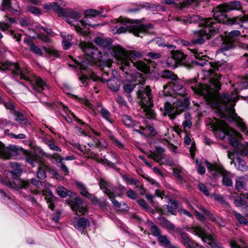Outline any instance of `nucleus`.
I'll return each instance as SVG.
<instances>
[{
  "label": "nucleus",
  "instance_id": "34",
  "mask_svg": "<svg viewBox=\"0 0 248 248\" xmlns=\"http://www.w3.org/2000/svg\"><path fill=\"white\" fill-rule=\"evenodd\" d=\"M105 74L104 75L103 80V82H107L108 87L111 90L116 92L119 89V84L117 83V80L114 79H110V78H105Z\"/></svg>",
  "mask_w": 248,
  "mask_h": 248
},
{
  "label": "nucleus",
  "instance_id": "41",
  "mask_svg": "<svg viewBox=\"0 0 248 248\" xmlns=\"http://www.w3.org/2000/svg\"><path fill=\"white\" fill-rule=\"evenodd\" d=\"M92 203L95 205H99L101 208H104L108 206V202L104 198L98 199L95 196L91 200Z\"/></svg>",
  "mask_w": 248,
  "mask_h": 248
},
{
  "label": "nucleus",
  "instance_id": "39",
  "mask_svg": "<svg viewBox=\"0 0 248 248\" xmlns=\"http://www.w3.org/2000/svg\"><path fill=\"white\" fill-rule=\"evenodd\" d=\"M98 106L100 107V109H98L97 111H99L102 117L106 121L110 124H112V120L110 118V113L108 110L103 108L101 106L100 104H98Z\"/></svg>",
  "mask_w": 248,
  "mask_h": 248
},
{
  "label": "nucleus",
  "instance_id": "61",
  "mask_svg": "<svg viewBox=\"0 0 248 248\" xmlns=\"http://www.w3.org/2000/svg\"><path fill=\"white\" fill-rule=\"evenodd\" d=\"M47 157H50V158H52L55 160L57 162L60 163L62 164V163H63L62 162L64 158L62 157L61 155H58L57 154H54L53 155H46Z\"/></svg>",
  "mask_w": 248,
  "mask_h": 248
},
{
  "label": "nucleus",
  "instance_id": "55",
  "mask_svg": "<svg viewBox=\"0 0 248 248\" xmlns=\"http://www.w3.org/2000/svg\"><path fill=\"white\" fill-rule=\"evenodd\" d=\"M237 84L240 89L248 88V75L242 79L241 81L238 82Z\"/></svg>",
  "mask_w": 248,
  "mask_h": 248
},
{
  "label": "nucleus",
  "instance_id": "38",
  "mask_svg": "<svg viewBox=\"0 0 248 248\" xmlns=\"http://www.w3.org/2000/svg\"><path fill=\"white\" fill-rule=\"evenodd\" d=\"M151 42L154 44L158 45L159 46L167 47L169 49H175L176 46L173 45H169L165 43L164 40L162 39L161 37L154 38Z\"/></svg>",
  "mask_w": 248,
  "mask_h": 248
},
{
  "label": "nucleus",
  "instance_id": "59",
  "mask_svg": "<svg viewBox=\"0 0 248 248\" xmlns=\"http://www.w3.org/2000/svg\"><path fill=\"white\" fill-rule=\"evenodd\" d=\"M11 0H2V3H1V6L2 7V9H1L2 11H4V9L6 8H10L12 10L15 11V12H17L18 10H14V9L11 7Z\"/></svg>",
  "mask_w": 248,
  "mask_h": 248
},
{
  "label": "nucleus",
  "instance_id": "27",
  "mask_svg": "<svg viewBox=\"0 0 248 248\" xmlns=\"http://www.w3.org/2000/svg\"><path fill=\"white\" fill-rule=\"evenodd\" d=\"M179 233L180 235V242L186 248H190L192 246L196 245V242L186 233L182 232H180Z\"/></svg>",
  "mask_w": 248,
  "mask_h": 248
},
{
  "label": "nucleus",
  "instance_id": "19",
  "mask_svg": "<svg viewBox=\"0 0 248 248\" xmlns=\"http://www.w3.org/2000/svg\"><path fill=\"white\" fill-rule=\"evenodd\" d=\"M240 35V31L237 30H233L228 33V38L229 43L225 44L224 46L219 50V53H223L226 51L233 48L234 46L232 42L235 38Z\"/></svg>",
  "mask_w": 248,
  "mask_h": 248
},
{
  "label": "nucleus",
  "instance_id": "45",
  "mask_svg": "<svg viewBox=\"0 0 248 248\" xmlns=\"http://www.w3.org/2000/svg\"><path fill=\"white\" fill-rule=\"evenodd\" d=\"M185 120L182 123V126L184 129H189L192 126L191 115L189 113H185L184 114Z\"/></svg>",
  "mask_w": 248,
  "mask_h": 248
},
{
  "label": "nucleus",
  "instance_id": "46",
  "mask_svg": "<svg viewBox=\"0 0 248 248\" xmlns=\"http://www.w3.org/2000/svg\"><path fill=\"white\" fill-rule=\"evenodd\" d=\"M46 144L49 147V149L56 152H61V149L58 146L57 144L54 140H49L46 141Z\"/></svg>",
  "mask_w": 248,
  "mask_h": 248
},
{
  "label": "nucleus",
  "instance_id": "50",
  "mask_svg": "<svg viewBox=\"0 0 248 248\" xmlns=\"http://www.w3.org/2000/svg\"><path fill=\"white\" fill-rule=\"evenodd\" d=\"M232 215L235 217L237 221L242 224L247 225L248 223L247 219L240 214L239 213L236 212L235 211H233L232 212Z\"/></svg>",
  "mask_w": 248,
  "mask_h": 248
},
{
  "label": "nucleus",
  "instance_id": "18",
  "mask_svg": "<svg viewBox=\"0 0 248 248\" xmlns=\"http://www.w3.org/2000/svg\"><path fill=\"white\" fill-rule=\"evenodd\" d=\"M69 203L72 210L75 211L77 215H83L87 212L86 206L79 198H76L71 200Z\"/></svg>",
  "mask_w": 248,
  "mask_h": 248
},
{
  "label": "nucleus",
  "instance_id": "14",
  "mask_svg": "<svg viewBox=\"0 0 248 248\" xmlns=\"http://www.w3.org/2000/svg\"><path fill=\"white\" fill-rule=\"evenodd\" d=\"M205 165L207 169L210 171H214V177H217V174H220L222 176V182L223 185L227 186H231L232 185V180L229 173L226 171L222 166L217 164H212L207 161H205Z\"/></svg>",
  "mask_w": 248,
  "mask_h": 248
},
{
  "label": "nucleus",
  "instance_id": "49",
  "mask_svg": "<svg viewBox=\"0 0 248 248\" xmlns=\"http://www.w3.org/2000/svg\"><path fill=\"white\" fill-rule=\"evenodd\" d=\"M26 162L29 163L32 167H34L36 163L38 162V157L34 155L30 154L25 158Z\"/></svg>",
  "mask_w": 248,
  "mask_h": 248
},
{
  "label": "nucleus",
  "instance_id": "64",
  "mask_svg": "<svg viewBox=\"0 0 248 248\" xmlns=\"http://www.w3.org/2000/svg\"><path fill=\"white\" fill-rule=\"evenodd\" d=\"M31 184L35 186L37 188H41L43 186L42 182L35 178H32L31 181Z\"/></svg>",
  "mask_w": 248,
  "mask_h": 248
},
{
  "label": "nucleus",
  "instance_id": "24",
  "mask_svg": "<svg viewBox=\"0 0 248 248\" xmlns=\"http://www.w3.org/2000/svg\"><path fill=\"white\" fill-rule=\"evenodd\" d=\"M171 49L172 50L171 51V57L168 58V62L172 63V60L174 61V64L183 62V61L186 58V55L181 51L174 50V49Z\"/></svg>",
  "mask_w": 248,
  "mask_h": 248
},
{
  "label": "nucleus",
  "instance_id": "53",
  "mask_svg": "<svg viewBox=\"0 0 248 248\" xmlns=\"http://www.w3.org/2000/svg\"><path fill=\"white\" fill-rule=\"evenodd\" d=\"M70 191L67 190L63 186H60L57 189V192L58 194L62 198L66 197Z\"/></svg>",
  "mask_w": 248,
  "mask_h": 248
},
{
  "label": "nucleus",
  "instance_id": "2",
  "mask_svg": "<svg viewBox=\"0 0 248 248\" xmlns=\"http://www.w3.org/2000/svg\"><path fill=\"white\" fill-rule=\"evenodd\" d=\"M241 3L239 1H233L229 3H225L219 4L213 10V18H209L204 19L201 16L193 15H182L176 16L174 19L177 21L180 22L184 24H188L191 23H200V25H202L203 28L206 26V22L210 19H214V22L219 23V25L221 23L227 25H238L240 27H243L244 23H248V15H244L240 17H235L233 18H230L227 17L226 13L233 10H239L241 9Z\"/></svg>",
  "mask_w": 248,
  "mask_h": 248
},
{
  "label": "nucleus",
  "instance_id": "20",
  "mask_svg": "<svg viewBox=\"0 0 248 248\" xmlns=\"http://www.w3.org/2000/svg\"><path fill=\"white\" fill-rule=\"evenodd\" d=\"M61 5L58 2H53L50 3H45L44 5V8L46 10H51L57 14L63 16V19L65 20L67 12L69 11L73 10L72 9H63L60 7Z\"/></svg>",
  "mask_w": 248,
  "mask_h": 248
},
{
  "label": "nucleus",
  "instance_id": "6",
  "mask_svg": "<svg viewBox=\"0 0 248 248\" xmlns=\"http://www.w3.org/2000/svg\"><path fill=\"white\" fill-rule=\"evenodd\" d=\"M123 53L124 57H120L117 60V63L120 69L125 74L128 75L131 71L130 63L142 72L148 73L149 71V62L143 59V55L140 52L135 50L125 51L124 49Z\"/></svg>",
  "mask_w": 248,
  "mask_h": 248
},
{
  "label": "nucleus",
  "instance_id": "57",
  "mask_svg": "<svg viewBox=\"0 0 248 248\" xmlns=\"http://www.w3.org/2000/svg\"><path fill=\"white\" fill-rule=\"evenodd\" d=\"M63 90L66 94L71 95V96H73L76 99H80V98L78 97L77 95L71 93V92L72 91V88L70 87V86L68 84L66 83L63 84Z\"/></svg>",
  "mask_w": 248,
  "mask_h": 248
},
{
  "label": "nucleus",
  "instance_id": "54",
  "mask_svg": "<svg viewBox=\"0 0 248 248\" xmlns=\"http://www.w3.org/2000/svg\"><path fill=\"white\" fill-rule=\"evenodd\" d=\"M163 76L166 78L171 79V81L177 79V76L176 75L174 74L171 71L167 70L163 72Z\"/></svg>",
  "mask_w": 248,
  "mask_h": 248
},
{
  "label": "nucleus",
  "instance_id": "8",
  "mask_svg": "<svg viewBox=\"0 0 248 248\" xmlns=\"http://www.w3.org/2000/svg\"><path fill=\"white\" fill-rule=\"evenodd\" d=\"M206 26L202 29L193 31V39L191 43L194 45H202L205 40L210 38V36L216 33L218 31L219 23L214 22V19H210L206 23Z\"/></svg>",
  "mask_w": 248,
  "mask_h": 248
},
{
  "label": "nucleus",
  "instance_id": "62",
  "mask_svg": "<svg viewBox=\"0 0 248 248\" xmlns=\"http://www.w3.org/2000/svg\"><path fill=\"white\" fill-rule=\"evenodd\" d=\"M55 199L56 198L53 195H52L50 198L46 199V202L48 204V207L52 210H53L55 207L53 202L55 200Z\"/></svg>",
  "mask_w": 248,
  "mask_h": 248
},
{
  "label": "nucleus",
  "instance_id": "9",
  "mask_svg": "<svg viewBox=\"0 0 248 248\" xmlns=\"http://www.w3.org/2000/svg\"><path fill=\"white\" fill-rule=\"evenodd\" d=\"M151 90L149 86L145 88L140 87L137 93L139 98L140 105L143 108L145 115L149 119H155V113L152 108L153 107V101Z\"/></svg>",
  "mask_w": 248,
  "mask_h": 248
},
{
  "label": "nucleus",
  "instance_id": "31",
  "mask_svg": "<svg viewBox=\"0 0 248 248\" xmlns=\"http://www.w3.org/2000/svg\"><path fill=\"white\" fill-rule=\"evenodd\" d=\"M61 36L62 39V43L63 49H68L72 46L71 42L72 40V36L65 32L62 33Z\"/></svg>",
  "mask_w": 248,
  "mask_h": 248
},
{
  "label": "nucleus",
  "instance_id": "12",
  "mask_svg": "<svg viewBox=\"0 0 248 248\" xmlns=\"http://www.w3.org/2000/svg\"><path fill=\"white\" fill-rule=\"evenodd\" d=\"M116 20L117 22H120L122 25L117 30L116 33L118 34L125 33L129 31L133 33L135 36L142 37V35L145 34L148 28L151 27L150 25L136 26L133 25L129 19L123 18H119Z\"/></svg>",
  "mask_w": 248,
  "mask_h": 248
},
{
  "label": "nucleus",
  "instance_id": "40",
  "mask_svg": "<svg viewBox=\"0 0 248 248\" xmlns=\"http://www.w3.org/2000/svg\"><path fill=\"white\" fill-rule=\"evenodd\" d=\"M157 241L161 246L165 248H168L171 244L169 238L166 235L159 236L157 238Z\"/></svg>",
  "mask_w": 248,
  "mask_h": 248
},
{
  "label": "nucleus",
  "instance_id": "21",
  "mask_svg": "<svg viewBox=\"0 0 248 248\" xmlns=\"http://www.w3.org/2000/svg\"><path fill=\"white\" fill-rule=\"evenodd\" d=\"M72 224L78 231L83 232L85 229L89 227L90 222L87 218L82 217L75 218L72 221Z\"/></svg>",
  "mask_w": 248,
  "mask_h": 248
},
{
  "label": "nucleus",
  "instance_id": "58",
  "mask_svg": "<svg viewBox=\"0 0 248 248\" xmlns=\"http://www.w3.org/2000/svg\"><path fill=\"white\" fill-rule=\"evenodd\" d=\"M161 143L164 145H166L167 147L171 150V151L174 153H176V149L177 147L174 145L173 144L170 143V142L166 139H163L160 140Z\"/></svg>",
  "mask_w": 248,
  "mask_h": 248
},
{
  "label": "nucleus",
  "instance_id": "43",
  "mask_svg": "<svg viewBox=\"0 0 248 248\" xmlns=\"http://www.w3.org/2000/svg\"><path fill=\"white\" fill-rule=\"evenodd\" d=\"M185 170L181 167L173 169V175L180 181H183V175L185 174Z\"/></svg>",
  "mask_w": 248,
  "mask_h": 248
},
{
  "label": "nucleus",
  "instance_id": "42",
  "mask_svg": "<svg viewBox=\"0 0 248 248\" xmlns=\"http://www.w3.org/2000/svg\"><path fill=\"white\" fill-rule=\"evenodd\" d=\"M42 48L49 56H53L55 57H58L59 56L58 51L52 46L48 47L43 46Z\"/></svg>",
  "mask_w": 248,
  "mask_h": 248
},
{
  "label": "nucleus",
  "instance_id": "7",
  "mask_svg": "<svg viewBox=\"0 0 248 248\" xmlns=\"http://www.w3.org/2000/svg\"><path fill=\"white\" fill-rule=\"evenodd\" d=\"M101 13L97 10L90 9L86 11L84 18H81L82 15L80 13L71 10L67 12L65 21L69 24L74 26L78 32L85 35L88 32L89 27H94L96 26L92 24L89 19Z\"/></svg>",
  "mask_w": 248,
  "mask_h": 248
},
{
  "label": "nucleus",
  "instance_id": "60",
  "mask_svg": "<svg viewBox=\"0 0 248 248\" xmlns=\"http://www.w3.org/2000/svg\"><path fill=\"white\" fill-rule=\"evenodd\" d=\"M3 105L4 106V107H5V108L7 109H9V110L12 111L13 113H14V111H16L15 110V105L13 104V103L12 102H11L10 101L4 102Z\"/></svg>",
  "mask_w": 248,
  "mask_h": 248
},
{
  "label": "nucleus",
  "instance_id": "15",
  "mask_svg": "<svg viewBox=\"0 0 248 248\" xmlns=\"http://www.w3.org/2000/svg\"><path fill=\"white\" fill-rule=\"evenodd\" d=\"M186 230L200 237L207 247H214L215 242L213 237L206 232L205 230L199 225H195L186 227Z\"/></svg>",
  "mask_w": 248,
  "mask_h": 248
},
{
  "label": "nucleus",
  "instance_id": "29",
  "mask_svg": "<svg viewBox=\"0 0 248 248\" xmlns=\"http://www.w3.org/2000/svg\"><path fill=\"white\" fill-rule=\"evenodd\" d=\"M49 170V167L45 163L40 161L39 163L36 176L39 179H44L46 176V172Z\"/></svg>",
  "mask_w": 248,
  "mask_h": 248
},
{
  "label": "nucleus",
  "instance_id": "48",
  "mask_svg": "<svg viewBox=\"0 0 248 248\" xmlns=\"http://www.w3.org/2000/svg\"><path fill=\"white\" fill-rule=\"evenodd\" d=\"M247 182V179L244 177L236 178L235 182V188L237 190L243 189L245 187Z\"/></svg>",
  "mask_w": 248,
  "mask_h": 248
},
{
  "label": "nucleus",
  "instance_id": "13",
  "mask_svg": "<svg viewBox=\"0 0 248 248\" xmlns=\"http://www.w3.org/2000/svg\"><path fill=\"white\" fill-rule=\"evenodd\" d=\"M210 128L214 133L217 138L223 139L226 135L232 136L236 135V131L230 128L225 122L222 121L216 120V122H212Z\"/></svg>",
  "mask_w": 248,
  "mask_h": 248
},
{
  "label": "nucleus",
  "instance_id": "44",
  "mask_svg": "<svg viewBox=\"0 0 248 248\" xmlns=\"http://www.w3.org/2000/svg\"><path fill=\"white\" fill-rule=\"evenodd\" d=\"M29 47L31 51L38 56H42L43 50L38 46L33 44L31 41H29Z\"/></svg>",
  "mask_w": 248,
  "mask_h": 248
},
{
  "label": "nucleus",
  "instance_id": "26",
  "mask_svg": "<svg viewBox=\"0 0 248 248\" xmlns=\"http://www.w3.org/2000/svg\"><path fill=\"white\" fill-rule=\"evenodd\" d=\"M2 183L9 187L13 188L15 185L19 189H26L30 186V182L28 180H18L14 184L7 180H2Z\"/></svg>",
  "mask_w": 248,
  "mask_h": 248
},
{
  "label": "nucleus",
  "instance_id": "17",
  "mask_svg": "<svg viewBox=\"0 0 248 248\" xmlns=\"http://www.w3.org/2000/svg\"><path fill=\"white\" fill-rule=\"evenodd\" d=\"M131 78L126 77L127 80L132 82H138V83L134 84H125L124 85V90L127 93H130L132 92L135 87V86L138 84H143L144 82V78L143 75L139 73H136L134 75H130Z\"/></svg>",
  "mask_w": 248,
  "mask_h": 248
},
{
  "label": "nucleus",
  "instance_id": "63",
  "mask_svg": "<svg viewBox=\"0 0 248 248\" xmlns=\"http://www.w3.org/2000/svg\"><path fill=\"white\" fill-rule=\"evenodd\" d=\"M199 188L200 190L205 195L209 196L210 194L209 191H208L207 187L202 183L199 184Z\"/></svg>",
  "mask_w": 248,
  "mask_h": 248
},
{
  "label": "nucleus",
  "instance_id": "35",
  "mask_svg": "<svg viewBox=\"0 0 248 248\" xmlns=\"http://www.w3.org/2000/svg\"><path fill=\"white\" fill-rule=\"evenodd\" d=\"M108 137L112 141V144L120 150H125L124 144L119 140L111 132L108 131Z\"/></svg>",
  "mask_w": 248,
  "mask_h": 248
},
{
  "label": "nucleus",
  "instance_id": "1",
  "mask_svg": "<svg viewBox=\"0 0 248 248\" xmlns=\"http://www.w3.org/2000/svg\"><path fill=\"white\" fill-rule=\"evenodd\" d=\"M94 42L98 46L104 49L103 55L91 43L82 41L79 44L86 59L85 61L78 62L82 74L79 79L83 84H84L86 80L89 78L93 81L100 78L93 71L92 67L93 64H97L102 68H109L113 58L117 61L120 57H124L123 53L124 49L119 46H111L110 42L108 40L97 37L94 40Z\"/></svg>",
  "mask_w": 248,
  "mask_h": 248
},
{
  "label": "nucleus",
  "instance_id": "4",
  "mask_svg": "<svg viewBox=\"0 0 248 248\" xmlns=\"http://www.w3.org/2000/svg\"><path fill=\"white\" fill-rule=\"evenodd\" d=\"M163 88L164 91L168 88L170 89L177 94L182 96L181 98L177 99L176 102H173V104L168 102L165 104V114H167L170 119H173L176 115L188 109L190 105V101L188 97H184L186 94V89L182 85L179 84L177 79L168 81L166 85H164Z\"/></svg>",
  "mask_w": 248,
  "mask_h": 248
},
{
  "label": "nucleus",
  "instance_id": "22",
  "mask_svg": "<svg viewBox=\"0 0 248 248\" xmlns=\"http://www.w3.org/2000/svg\"><path fill=\"white\" fill-rule=\"evenodd\" d=\"M190 50L191 54L194 56L196 60H192L193 64L203 66L208 63V61L206 59V56L203 55L202 53H199L196 49L190 48H188Z\"/></svg>",
  "mask_w": 248,
  "mask_h": 248
},
{
  "label": "nucleus",
  "instance_id": "11",
  "mask_svg": "<svg viewBox=\"0 0 248 248\" xmlns=\"http://www.w3.org/2000/svg\"><path fill=\"white\" fill-rule=\"evenodd\" d=\"M209 64H210L211 68L206 71L205 74L209 76V87L210 89L217 90L220 89L221 83L219 80L222 75L220 73H217L216 71H222L225 70L227 68L228 64L224 60L212 63L209 62Z\"/></svg>",
  "mask_w": 248,
  "mask_h": 248
},
{
  "label": "nucleus",
  "instance_id": "47",
  "mask_svg": "<svg viewBox=\"0 0 248 248\" xmlns=\"http://www.w3.org/2000/svg\"><path fill=\"white\" fill-rule=\"evenodd\" d=\"M234 204L237 207H241L247 205L246 198L244 196H237L234 198Z\"/></svg>",
  "mask_w": 248,
  "mask_h": 248
},
{
  "label": "nucleus",
  "instance_id": "10",
  "mask_svg": "<svg viewBox=\"0 0 248 248\" xmlns=\"http://www.w3.org/2000/svg\"><path fill=\"white\" fill-rule=\"evenodd\" d=\"M99 185L100 188L109 197L115 208L124 211L128 210V207L125 202H119L116 200V197H121L122 194L117 192V187L115 186L104 179L100 180Z\"/></svg>",
  "mask_w": 248,
  "mask_h": 248
},
{
  "label": "nucleus",
  "instance_id": "52",
  "mask_svg": "<svg viewBox=\"0 0 248 248\" xmlns=\"http://www.w3.org/2000/svg\"><path fill=\"white\" fill-rule=\"evenodd\" d=\"M160 221H161V223L167 229L170 230H174L175 229V226L174 225L166 219L165 218H161L160 219Z\"/></svg>",
  "mask_w": 248,
  "mask_h": 248
},
{
  "label": "nucleus",
  "instance_id": "23",
  "mask_svg": "<svg viewBox=\"0 0 248 248\" xmlns=\"http://www.w3.org/2000/svg\"><path fill=\"white\" fill-rule=\"evenodd\" d=\"M227 108L231 114V119L232 120L235 122L238 126L242 129V131L248 136V128L246 126V124L243 120L231 108Z\"/></svg>",
  "mask_w": 248,
  "mask_h": 248
},
{
  "label": "nucleus",
  "instance_id": "28",
  "mask_svg": "<svg viewBox=\"0 0 248 248\" xmlns=\"http://www.w3.org/2000/svg\"><path fill=\"white\" fill-rule=\"evenodd\" d=\"M10 166L12 170L7 171L6 174L7 175H11L13 180L16 179L17 177L21 175L22 172V169L17 163H11Z\"/></svg>",
  "mask_w": 248,
  "mask_h": 248
},
{
  "label": "nucleus",
  "instance_id": "32",
  "mask_svg": "<svg viewBox=\"0 0 248 248\" xmlns=\"http://www.w3.org/2000/svg\"><path fill=\"white\" fill-rule=\"evenodd\" d=\"M121 121L125 126L129 127H136L139 124L138 122L133 120L130 116L127 115H122Z\"/></svg>",
  "mask_w": 248,
  "mask_h": 248
},
{
  "label": "nucleus",
  "instance_id": "3",
  "mask_svg": "<svg viewBox=\"0 0 248 248\" xmlns=\"http://www.w3.org/2000/svg\"><path fill=\"white\" fill-rule=\"evenodd\" d=\"M0 70L10 71L13 75L19 77L30 84L32 89L38 92H41L47 88V84L41 78L35 76L28 68L20 67L17 62H0Z\"/></svg>",
  "mask_w": 248,
  "mask_h": 248
},
{
  "label": "nucleus",
  "instance_id": "16",
  "mask_svg": "<svg viewBox=\"0 0 248 248\" xmlns=\"http://www.w3.org/2000/svg\"><path fill=\"white\" fill-rule=\"evenodd\" d=\"M17 155V148L16 146L10 145L9 147H7L0 141V158L10 159Z\"/></svg>",
  "mask_w": 248,
  "mask_h": 248
},
{
  "label": "nucleus",
  "instance_id": "56",
  "mask_svg": "<svg viewBox=\"0 0 248 248\" xmlns=\"http://www.w3.org/2000/svg\"><path fill=\"white\" fill-rule=\"evenodd\" d=\"M150 231L152 235L154 236H156L158 238L161 235V230L155 225H153L151 226Z\"/></svg>",
  "mask_w": 248,
  "mask_h": 248
},
{
  "label": "nucleus",
  "instance_id": "25",
  "mask_svg": "<svg viewBox=\"0 0 248 248\" xmlns=\"http://www.w3.org/2000/svg\"><path fill=\"white\" fill-rule=\"evenodd\" d=\"M178 208V204L177 202L173 199H170L168 202V205H165L162 207L161 212L163 214H166V210H167V212L173 215H176V209Z\"/></svg>",
  "mask_w": 248,
  "mask_h": 248
},
{
  "label": "nucleus",
  "instance_id": "36",
  "mask_svg": "<svg viewBox=\"0 0 248 248\" xmlns=\"http://www.w3.org/2000/svg\"><path fill=\"white\" fill-rule=\"evenodd\" d=\"M14 115L15 120L20 124L26 125L28 124V120L26 115L18 111H14Z\"/></svg>",
  "mask_w": 248,
  "mask_h": 248
},
{
  "label": "nucleus",
  "instance_id": "37",
  "mask_svg": "<svg viewBox=\"0 0 248 248\" xmlns=\"http://www.w3.org/2000/svg\"><path fill=\"white\" fill-rule=\"evenodd\" d=\"M232 163L234 164L235 167L238 170L243 171L247 170L248 167L246 165V162L241 158H236L235 160L232 161Z\"/></svg>",
  "mask_w": 248,
  "mask_h": 248
},
{
  "label": "nucleus",
  "instance_id": "5",
  "mask_svg": "<svg viewBox=\"0 0 248 248\" xmlns=\"http://www.w3.org/2000/svg\"><path fill=\"white\" fill-rule=\"evenodd\" d=\"M209 84L210 82L204 85H199L198 87L192 86L191 88L194 92L198 94L207 93L211 95L210 101L213 100L215 102L212 104L213 107L218 110H224L231 117V114L227 108H231L233 111H235L234 107L235 105V101L236 100L235 95L233 93H231V94L223 93L220 96H218L217 93L219 89L216 90V89H210Z\"/></svg>",
  "mask_w": 248,
  "mask_h": 248
},
{
  "label": "nucleus",
  "instance_id": "33",
  "mask_svg": "<svg viewBox=\"0 0 248 248\" xmlns=\"http://www.w3.org/2000/svg\"><path fill=\"white\" fill-rule=\"evenodd\" d=\"M76 185L79 189L80 194L91 201L94 195L88 191L86 186L80 182H77Z\"/></svg>",
  "mask_w": 248,
  "mask_h": 248
},
{
  "label": "nucleus",
  "instance_id": "30",
  "mask_svg": "<svg viewBox=\"0 0 248 248\" xmlns=\"http://www.w3.org/2000/svg\"><path fill=\"white\" fill-rule=\"evenodd\" d=\"M88 145L91 148H95L99 150L106 148L108 146V144L105 140H100L98 139H93L92 142L88 143Z\"/></svg>",
  "mask_w": 248,
  "mask_h": 248
},
{
  "label": "nucleus",
  "instance_id": "51",
  "mask_svg": "<svg viewBox=\"0 0 248 248\" xmlns=\"http://www.w3.org/2000/svg\"><path fill=\"white\" fill-rule=\"evenodd\" d=\"M209 219L217 223L219 226L223 227L225 225L224 221L222 218H221L220 217L214 215L212 214L209 217Z\"/></svg>",
  "mask_w": 248,
  "mask_h": 248
}]
</instances>
